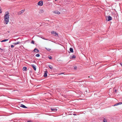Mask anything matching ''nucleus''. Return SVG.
Wrapping results in <instances>:
<instances>
[{
    "mask_svg": "<svg viewBox=\"0 0 122 122\" xmlns=\"http://www.w3.org/2000/svg\"><path fill=\"white\" fill-rule=\"evenodd\" d=\"M9 13L8 11L6 12L4 15V19L5 23L7 24L9 20Z\"/></svg>",
    "mask_w": 122,
    "mask_h": 122,
    "instance_id": "f257e3e1",
    "label": "nucleus"
},
{
    "mask_svg": "<svg viewBox=\"0 0 122 122\" xmlns=\"http://www.w3.org/2000/svg\"><path fill=\"white\" fill-rule=\"evenodd\" d=\"M16 40H19V41L16 42V45L18 44H20L21 42V38H16Z\"/></svg>",
    "mask_w": 122,
    "mask_h": 122,
    "instance_id": "f03ea898",
    "label": "nucleus"
},
{
    "mask_svg": "<svg viewBox=\"0 0 122 122\" xmlns=\"http://www.w3.org/2000/svg\"><path fill=\"white\" fill-rule=\"evenodd\" d=\"M106 17H107V18L106 20H107L108 21L111 20L112 19V17L110 16H107Z\"/></svg>",
    "mask_w": 122,
    "mask_h": 122,
    "instance_id": "7ed1b4c3",
    "label": "nucleus"
},
{
    "mask_svg": "<svg viewBox=\"0 0 122 122\" xmlns=\"http://www.w3.org/2000/svg\"><path fill=\"white\" fill-rule=\"evenodd\" d=\"M51 33L52 34H53V35L55 36H56V35L58 36V34L54 31H51Z\"/></svg>",
    "mask_w": 122,
    "mask_h": 122,
    "instance_id": "20e7f679",
    "label": "nucleus"
},
{
    "mask_svg": "<svg viewBox=\"0 0 122 122\" xmlns=\"http://www.w3.org/2000/svg\"><path fill=\"white\" fill-rule=\"evenodd\" d=\"M43 2L42 1H39L38 3V5L40 6H42L43 4Z\"/></svg>",
    "mask_w": 122,
    "mask_h": 122,
    "instance_id": "39448f33",
    "label": "nucleus"
},
{
    "mask_svg": "<svg viewBox=\"0 0 122 122\" xmlns=\"http://www.w3.org/2000/svg\"><path fill=\"white\" fill-rule=\"evenodd\" d=\"M25 10H22L21 11L19 12L18 13V15H21L22 13H23L25 11Z\"/></svg>",
    "mask_w": 122,
    "mask_h": 122,
    "instance_id": "423d86ee",
    "label": "nucleus"
},
{
    "mask_svg": "<svg viewBox=\"0 0 122 122\" xmlns=\"http://www.w3.org/2000/svg\"><path fill=\"white\" fill-rule=\"evenodd\" d=\"M47 71H45L44 72V73L43 76H44L46 77L47 76Z\"/></svg>",
    "mask_w": 122,
    "mask_h": 122,
    "instance_id": "0eeeda50",
    "label": "nucleus"
},
{
    "mask_svg": "<svg viewBox=\"0 0 122 122\" xmlns=\"http://www.w3.org/2000/svg\"><path fill=\"white\" fill-rule=\"evenodd\" d=\"M33 52L38 53L39 52V50L37 49V48H35L33 51Z\"/></svg>",
    "mask_w": 122,
    "mask_h": 122,
    "instance_id": "6e6552de",
    "label": "nucleus"
},
{
    "mask_svg": "<svg viewBox=\"0 0 122 122\" xmlns=\"http://www.w3.org/2000/svg\"><path fill=\"white\" fill-rule=\"evenodd\" d=\"M51 109L52 111H53L55 112H56L57 110V109L52 108H51Z\"/></svg>",
    "mask_w": 122,
    "mask_h": 122,
    "instance_id": "1a4fd4ad",
    "label": "nucleus"
},
{
    "mask_svg": "<svg viewBox=\"0 0 122 122\" xmlns=\"http://www.w3.org/2000/svg\"><path fill=\"white\" fill-rule=\"evenodd\" d=\"M20 107H23L24 108H27V107H26L25 105L22 104H21L20 106Z\"/></svg>",
    "mask_w": 122,
    "mask_h": 122,
    "instance_id": "9d476101",
    "label": "nucleus"
},
{
    "mask_svg": "<svg viewBox=\"0 0 122 122\" xmlns=\"http://www.w3.org/2000/svg\"><path fill=\"white\" fill-rule=\"evenodd\" d=\"M53 13H55L56 14H60V12L57 10L53 12Z\"/></svg>",
    "mask_w": 122,
    "mask_h": 122,
    "instance_id": "9b49d317",
    "label": "nucleus"
},
{
    "mask_svg": "<svg viewBox=\"0 0 122 122\" xmlns=\"http://www.w3.org/2000/svg\"><path fill=\"white\" fill-rule=\"evenodd\" d=\"M31 66L34 69V70L35 71H36V67L35 66V65L34 64H32V65H31Z\"/></svg>",
    "mask_w": 122,
    "mask_h": 122,
    "instance_id": "f8f14e48",
    "label": "nucleus"
},
{
    "mask_svg": "<svg viewBox=\"0 0 122 122\" xmlns=\"http://www.w3.org/2000/svg\"><path fill=\"white\" fill-rule=\"evenodd\" d=\"M23 71H26L27 70V68L26 67L24 66L23 67Z\"/></svg>",
    "mask_w": 122,
    "mask_h": 122,
    "instance_id": "ddd939ff",
    "label": "nucleus"
},
{
    "mask_svg": "<svg viewBox=\"0 0 122 122\" xmlns=\"http://www.w3.org/2000/svg\"><path fill=\"white\" fill-rule=\"evenodd\" d=\"M70 51L71 52H73V49L72 48H70L69 49Z\"/></svg>",
    "mask_w": 122,
    "mask_h": 122,
    "instance_id": "4468645a",
    "label": "nucleus"
},
{
    "mask_svg": "<svg viewBox=\"0 0 122 122\" xmlns=\"http://www.w3.org/2000/svg\"><path fill=\"white\" fill-rule=\"evenodd\" d=\"M48 67L49 68L51 69L52 70L53 68V66L51 65H48Z\"/></svg>",
    "mask_w": 122,
    "mask_h": 122,
    "instance_id": "2eb2a0df",
    "label": "nucleus"
},
{
    "mask_svg": "<svg viewBox=\"0 0 122 122\" xmlns=\"http://www.w3.org/2000/svg\"><path fill=\"white\" fill-rule=\"evenodd\" d=\"M76 57V56H75L74 55H73V56H71V59H72V58H75Z\"/></svg>",
    "mask_w": 122,
    "mask_h": 122,
    "instance_id": "dca6fc26",
    "label": "nucleus"
},
{
    "mask_svg": "<svg viewBox=\"0 0 122 122\" xmlns=\"http://www.w3.org/2000/svg\"><path fill=\"white\" fill-rule=\"evenodd\" d=\"M8 39H4V40H2L1 42H5V41H8Z\"/></svg>",
    "mask_w": 122,
    "mask_h": 122,
    "instance_id": "f3484780",
    "label": "nucleus"
},
{
    "mask_svg": "<svg viewBox=\"0 0 122 122\" xmlns=\"http://www.w3.org/2000/svg\"><path fill=\"white\" fill-rule=\"evenodd\" d=\"M46 49L48 51H50L51 50V49L49 48H46Z\"/></svg>",
    "mask_w": 122,
    "mask_h": 122,
    "instance_id": "a211bd4d",
    "label": "nucleus"
},
{
    "mask_svg": "<svg viewBox=\"0 0 122 122\" xmlns=\"http://www.w3.org/2000/svg\"><path fill=\"white\" fill-rule=\"evenodd\" d=\"M20 108L19 107L16 106V109L19 110V109Z\"/></svg>",
    "mask_w": 122,
    "mask_h": 122,
    "instance_id": "6ab92c4d",
    "label": "nucleus"
},
{
    "mask_svg": "<svg viewBox=\"0 0 122 122\" xmlns=\"http://www.w3.org/2000/svg\"><path fill=\"white\" fill-rule=\"evenodd\" d=\"M44 12V11L43 10H41L39 12L40 13H42Z\"/></svg>",
    "mask_w": 122,
    "mask_h": 122,
    "instance_id": "aec40b11",
    "label": "nucleus"
},
{
    "mask_svg": "<svg viewBox=\"0 0 122 122\" xmlns=\"http://www.w3.org/2000/svg\"><path fill=\"white\" fill-rule=\"evenodd\" d=\"M107 120L105 118H104L103 120V122H107Z\"/></svg>",
    "mask_w": 122,
    "mask_h": 122,
    "instance_id": "412c9836",
    "label": "nucleus"
},
{
    "mask_svg": "<svg viewBox=\"0 0 122 122\" xmlns=\"http://www.w3.org/2000/svg\"><path fill=\"white\" fill-rule=\"evenodd\" d=\"M40 54H36V56L37 57H39L40 56Z\"/></svg>",
    "mask_w": 122,
    "mask_h": 122,
    "instance_id": "4be33fe9",
    "label": "nucleus"
},
{
    "mask_svg": "<svg viewBox=\"0 0 122 122\" xmlns=\"http://www.w3.org/2000/svg\"><path fill=\"white\" fill-rule=\"evenodd\" d=\"M48 58L50 60L52 59L51 56H49Z\"/></svg>",
    "mask_w": 122,
    "mask_h": 122,
    "instance_id": "5701e85b",
    "label": "nucleus"
},
{
    "mask_svg": "<svg viewBox=\"0 0 122 122\" xmlns=\"http://www.w3.org/2000/svg\"><path fill=\"white\" fill-rule=\"evenodd\" d=\"M77 67L76 66H74V70H76V69Z\"/></svg>",
    "mask_w": 122,
    "mask_h": 122,
    "instance_id": "b1692460",
    "label": "nucleus"
},
{
    "mask_svg": "<svg viewBox=\"0 0 122 122\" xmlns=\"http://www.w3.org/2000/svg\"><path fill=\"white\" fill-rule=\"evenodd\" d=\"M118 105L122 104V102H120L117 103Z\"/></svg>",
    "mask_w": 122,
    "mask_h": 122,
    "instance_id": "393cba45",
    "label": "nucleus"
},
{
    "mask_svg": "<svg viewBox=\"0 0 122 122\" xmlns=\"http://www.w3.org/2000/svg\"><path fill=\"white\" fill-rule=\"evenodd\" d=\"M31 43H32V44H34V41H33V40H32L31 41Z\"/></svg>",
    "mask_w": 122,
    "mask_h": 122,
    "instance_id": "a878e982",
    "label": "nucleus"
},
{
    "mask_svg": "<svg viewBox=\"0 0 122 122\" xmlns=\"http://www.w3.org/2000/svg\"><path fill=\"white\" fill-rule=\"evenodd\" d=\"M17 77H18V78H17V80L19 79L20 80V78H21L20 77H18V76H17Z\"/></svg>",
    "mask_w": 122,
    "mask_h": 122,
    "instance_id": "bb28decb",
    "label": "nucleus"
},
{
    "mask_svg": "<svg viewBox=\"0 0 122 122\" xmlns=\"http://www.w3.org/2000/svg\"><path fill=\"white\" fill-rule=\"evenodd\" d=\"M14 47V45H11V48H13Z\"/></svg>",
    "mask_w": 122,
    "mask_h": 122,
    "instance_id": "cd10ccee",
    "label": "nucleus"
},
{
    "mask_svg": "<svg viewBox=\"0 0 122 122\" xmlns=\"http://www.w3.org/2000/svg\"><path fill=\"white\" fill-rule=\"evenodd\" d=\"M27 122H31V120H29Z\"/></svg>",
    "mask_w": 122,
    "mask_h": 122,
    "instance_id": "c85d7f7f",
    "label": "nucleus"
},
{
    "mask_svg": "<svg viewBox=\"0 0 122 122\" xmlns=\"http://www.w3.org/2000/svg\"><path fill=\"white\" fill-rule=\"evenodd\" d=\"M64 74V73H60V74H59V75H61V74Z\"/></svg>",
    "mask_w": 122,
    "mask_h": 122,
    "instance_id": "c756f323",
    "label": "nucleus"
},
{
    "mask_svg": "<svg viewBox=\"0 0 122 122\" xmlns=\"http://www.w3.org/2000/svg\"><path fill=\"white\" fill-rule=\"evenodd\" d=\"M116 106H117V105H118V104H117V103H116Z\"/></svg>",
    "mask_w": 122,
    "mask_h": 122,
    "instance_id": "7c9ffc66",
    "label": "nucleus"
},
{
    "mask_svg": "<svg viewBox=\"0 0 122 122\" xmlns=\"http://www.w3.org/2000/svg\"><path fill=\"white\" fill-rule=\"evenodd\" d=\"M116 106V104H115L114 105H113V106Z\"/></svg>",
    "mask_w": 122,
    "mask_h": 122,
    "instance_id": "2f4dec72",
    "label": "nucleus"
},
{
    "mask_svg": "<svg viewBox=\"0 0 122 122\" xmlns=\"http://www.w3.org/2000/svg\"><path fill=\"white\" fill-rule=\"evenodd\" d=\"M117 91V90H115V92H116Z\"/></svg>",
    "mask_w": 122,
    "mask_h": 122,
    "instance_id": "473e14b6",
    "label": "nucleus"
},
{
    "mask_svg": "<svg viewBox=\"0 0 122 122\" xmlns=\"http://www.w3.org/2000/svg\"><path fill=\"white\" fill-rule=\"evenodd\" d=\"M73 115H76V114H73Z\"/></svg>",
    "mask_w": 122,
    "mask_h": 122,
    "instance_id": "72a5a7b5",
    "label": "nucleus"
},
{
    "mask_svg": "<svg viewBox=\"0 0 122 122\" xmlns=\"http://www.w3.org/2000/svg\"><path fill=\"white\" fill-rule=\"evenodd\" d=\"M0 49L1 50H3V49H1V48H0Z\"/></svg>",
    "mask_w": 122,
    "mask_h": 122,
    "instance_id": "f704fd0d",
    "label": "nucleus"
},
{
    "mask_svg": "<svg viewBox=\"0 0 122 122\" xmlns=\"http://www.w3.org/2000/svg\"><path fill=\"white\" fill-rule=\"evenodd\" d=\"M57 0H55V1H57Z\"/></svg>",
    "mask_w": 122,
    "mask_h": 122,
    "instance_id": "c9c22d12",
    "label": "nucleus"
},
{
    "mask_svg": "<svg viewBox=\"0 0 122 122\" xmlns=\"http://www.w3.org/2000/svg\"><path fill=\"white\" fill-rule=\"evenodd\" d=\"M35 62V61H33V62Z\"/></svg>",
    "mask_w": 122,
    "mask_h": 122,
    "instance_id": "e433bc0d",
    "label": "nucleus"
},
{
    "mask_svg": "<svg viewBox=\"0 0 122 122\" xmlns=\"http://www.w3.org/2000/svg\"><path fill=\"white\" fill-rule=\"evenodd\" d=\"M35 62V61H33V62Z\"/></svg>",
    "mask_w": 122,
    "mask_h": 122,
    "instance_id": "4c0bfd02",
    "label": "nucleus"
}]
</instances>
